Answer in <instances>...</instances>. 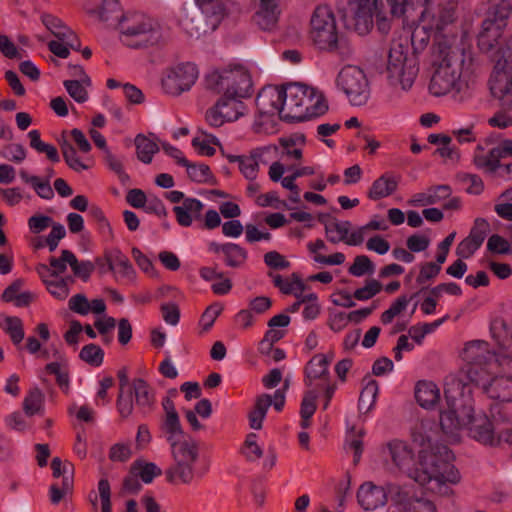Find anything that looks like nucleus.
I'll return each mask as SVG.
<instances>
[{
	"label": "nucleus",
	"instance_id": "nucleus-58",
	"mask_svg": "<svg viewBox=\"0 0 512 512\" xmlns=\"http://www.w3.org/2000/svg\"><path fill=\"white\" fill-rule=\"evenodd\" d=\"M73 263H75V254L66 249L61 251L60 257H51L49 259L52 271L57 277L66 271L67 265L71 267V264Z\"/></svg>",
	"mask_w": 512,
	"mask_h": 512
},
{
	"label": "nucleus",
	"instance_id": "nucleus-32",
	"mask_svg": "<svg viewBox=\"0 0 512 512\" xmlns=\"http://www.w3.org/2000/svg\"><path fill=\"white\" fill-rule=\"evenodd\" d=\"M132 390L139 409L143 413L150 412L155 403V395L153 389L143 379L138 378L133 381Z\"/></svg>",
	"mask_w": 512,
	"mask_h": 512
},
{
	"label": "nucleus",
	"instance_id": "nucleus-39",
	"mask_svg": "<svg viewBox=\"0 0 512 512\" xmlns=\"http://www.w3.org/2000/svg\"><path fill=\"white\" fill-rule=\"evenodd\" d=\"M491 335L499 346L507 348L512 343V322L498 318L491 323Z\"/></svg>",
	"mask_w": 512,
	"mask_h": 512
},
{
	"label": "nucleus",
	"instance_id": "nucleus-17",
	"mask_svg": "<svg viewBox=\"0 0 512 512\" xmlns=\"http://www.w3.org/2000/svg\"><path fill=\"white\" fill-rule=\"evenodd\" d=\"M421 22L434 33H441L455 20L456 0H422Z\"/></svg>",
	"mask_w": 512,
	"mask_h": 512
},
{
	"label": "nucleus",
	"instance_id": "nucleus-54",
	"mask_svg": "<svg viewBox=\"0 0 512 512\" xmlns=\"http://www.w3.org/2000/svg\"><path fill=\"white\" fill-rule=\"evenodd\" d=\"M250 155L256 160L257 164L266 165L278 161L279 148L276 145H265L257 147L250 152Z\"/></svg>",
	"mask_w": 512,
	"mask_h": 512
},
{
	"label": "nucleus",
	"instance_id": "nucleus-59",
	"mask_svg": "<svg viewBox=\"0 0 512 512\" xmlns=\"http://www.w3.org/2000/svg\"><path fill=\"white\" fill-rule=\"evenodd\" d=\"M375 265L366 255L356 256L353 264L349 268V273L355 277H361L365 274H373Z\"/></svg>",
	"mask_w": 512,
	"mask_h": 512
},
{
	"label": "nucleus",
	"instance_id": "nucleus-34",
	"mask_svg": "<svg viewBox=\"0 0 512 512\" xmlns=\"http://www.w3.org/2000/svg\"><path fill=\"white\" fill-rule=\"evenodd\" d=\"M54 356L56 357V361L51 362L46 365V370L54 374L56 376V381L59 387L65 392L68 393L70 389V379L67 369V359L61 354L58 350H54Z\"/></svg>",
	"mask_w": 512,
	"mask_h": 512
},
{
	"label": "nucleus",
	"instance_id": "nucleus-3",
	"mask_svg": "<svg viewBox=\"0 0 512 512\" xmlns=\"http://www.w3.org/2000/svg\"><path fill=\"white\" fill-rule=\"evenodd\" d=\"M476 65L473 57L455 44L454 39L439 36L431 48L429 93L436 98L455 101L474 86Z\"/></svg>",
	"mask_w": 512,
	"mask_h": 512
},
{
	"label": "nucleus",
	"instance_id": "nucleus-53",
	"mask_svg": "<svg viewBox=\"0 0 512 512\" xmlns=\"http://www.w3.org/2000/svg\"><path fill=\"white\" fill-rule=\"evenodd\" d=\"M430 28L425 27L424 23L416 26L411 34V45L415 54L423 52L430 41Z\"/></svg>",
	"mask_w": 512,
	"mask_h": 512
},
{
	"label": "nucleus",
	"instance_id": "nucleus-20",
	"mask_svg": "<svg viewBox=\"0 0 512 512\" xmlns=\"http://www.w3.org/2000/svg\"><path fill=\"white\" fill-rule=\"evenodd\" d=\"M105 261L107 262V268L101 266V273L112 271L117 279L133 282L135 279V270L128 257L124 255L119 249L113 248L106 251Z\"/></svg>",
	"mask_w": 512,
	"mask_h": 512
},
{
	"label": "nucleus",
	"instance_id": "nucleus-37",
	"mask_svg": "<svg viewBox=\"0 0 512 512\" xmlns=\"http://www.w3.org/2000/svg\"><path fill=\"white\" fill-rule=\"evenodd\" d=\"M19 177L24 183L29 184L40 198L51 200L54 197L49 179L42 180L38 176L29 174L25 169L19 170Z\"/></svg>",
	"mask_w": 512,
	"mask_h": 512
},
{
	"label": "nucleus",
	"instance_id": "nucleus-29",
	"mask_svg": "<svg viewBox=\"0 0 512 512\" xmlns=\"http://www.w3.org/2000/svg\"><path fill=\"white\" fill-rule=\"evenodd\" d=\"M68 307L74 313L87 315L90 312L94 314H103L106 311V304L103 299H94L91 302L84 294L73 295L68 301Z\"/></svg>",
	"mask_w": 512,
	"mask_h": 512
},
{
	"label": "nucleus",
	"instance_id": "nucleus-23",
	"mask_svg": "<svg viewBox=\"0 0 512 512\" xmlns=\"http://www.w3.org/2000/svg\"><path fill=\"white\" fill-rule=\"evenodd\" d=\"M285 172L286 166L280 161H275L269 166L268 177L274 183L280 182L283 188H295L296 180L298 178L313 175L315 173V169L312 166L295 168L288 176H284Z\"/></svg>",
	"mask_w": 512,
	"mask_h": 512
},
{
	"label": "nucleus",
	"instance_id": "nucleus-27",
	"mask_svg": "<svg viewBox=\"0 0 512 512\" xmlns=\"http://www.w3.org/2000/svg\"><path fill=\"white\" fill-rule=\"evenodd\" d=\"M306 100L303 101L304 120L319 117L328 111V103L324 94L315 87L307 85Z\"/></svg>",
	"mask_w": 512,
	"mask_h": 512
},
{
	"label": "nucleus",
	"instance_id": "nucleus-63",
	"mask_svg": "<svg viewBox=\"0 0 512 512\" xmlns=\"http://www.w3.org/2000/svg\"><path fill=\"white\" fill-rule=\"evenodd\" d=\"M181 27L182 29L190 36V37H200L203 33L206 32L205 25H203L202 19H196L195 17H191L189 15H185L181 19Z\"/></svg>",
	"mask_w": 512,
	"mask_h": 512
},
{
	"label": "nucleus",
	"instance_id": "nucleus-4",
	"mask_svg": "<svg viewBox=\"0 0 512 512\" xmlns=\"http://www.w3.org/2000/svg\"><path fill=\"white\" fill-rule=\"evenodd\" d=\"M307 85L290 83L283 87H264L256 98V105L266 113H280L285 121H304L303 101Z\"/></svg>",
	"mask_w": 512,
	"mask_h": 512
},
{
	"label": "nucleus",
	"instance_id": "nucleus-48",
	"mask_svg": "<svg viewBox=\"0 0 512 512\" xmlns=\"http://www.w3.org/2000/svg\"><path fill=\"white\" fill-rule=\"evenodd\" d=\"M60 148L66 164L75 172L87 170L89 166L85 164L77 155L76 149L67 140L60 141Z\"/></svg>",
	"mask_w": 512,
	"mask_h": 512
},
{
	"label": "nucleus",
	"instance_id": "nucleus-6",
	"mask_svg": "<svg viewBox=\"0 0 512 512\" xmlns=\"http://www.w3.org/2000/svg\"><path fill=\"white\" fill-rule=\"evenodd\" d=\"M385 71L392 86L400 87L404 91L413 86L418 67L415 57L409 53L407 40L397 39L391 42Z\"/></svg>",
	"mask_w": 512,
	"mask_h": 512
},
{
	"label": "nucleus",
	"instance_id": "nucleus-7",
	"mask_svg": "<svg viewBox=\"0 0 512 512\" xmlns=\"http://www.w3.org/2000/svg\"><path fill=\"white\" fill-rule=\"evenodd\" d=\"M337 9L345 27L359 34L370 31L374 17L380 21V30L389 29L384 16L378 11V0H339Z\"/></svg>",
	"mask_w": 512,
	"mask_h": 512
},
{
	"label": "nucleus",
	"instance_id": "nucleus-55",
	"mask_svg": "<svg viewBox=\"0 0 512 512\" xmlns=\"http://www.w3.org/2000/svg\"><path fill=\"white\" fill-rule=\"evenodd\" d=\"M44 395L40 389L34 388L25 397L23 401V409L27 416H33L41 412L43 408Z\"/></svg>",
	"mask_w": 512,
	"mask_h": 512
},
{
	"label": "nucleus",
	"instance_id": "nucleus-10",
	"mask_svg": "<svg viewBox=\"0 0 512 512\" xmlns=\"http://www.w3.org/2000/svg\"><path fill=\"white\" fill-rule=\"evenodd\" d=\"M173 464L166 470L168 482L173 484H188L194 478V464L199 451L198 446L190 437L169 443Z\"/></svg>",
	"mask_w": 512,
	"mask_h": 512
},
{
	"label": "nucleus",
	"instance_id": "nucleus-11",
	"mask_svg": "<svg viewBox=\"0 0 512 512\" xmlns=\"http://www.w3.org/2000/svg\"><path fill=\"white\" fill-rule=\"evenodd\" d=\"M309 38L320 50L335 51L338 49L337 21L329 6L320 5L313 11L310 18Z\"/></svg>",
	"mask_w": 512,
	"mask_h": 512
},
{
	"label": "nucleus",
	"instance_id": "nucleus-43",
	"mask_svg": "<svg viewBox=\"0 0 512 512\" xmlns=\"http://www.w3.org/2000/svg\"><path fill=\"white\" fill-rule=\"evenodd\" d=\"M378 393V383L375 380H370L362 389L359 397L358 409L360 413L366 414L374 408Z\"/></svg>",
	"mask_w": 512,
	"mask_h": 512
},
{
	"label": "nucleus",
	"instance_id": "nucleus-50",
	"mask_svg": "<svg viewBox=\"0 0 512 512\" xmlns=\"http://www.w3.org/2000/svg\"><path fill=\"white\" fill-rule=\"evenodd\" d=\"M131 467L133 473L138 475L146 484L151 483L155 477L162 473L161 469L152 462L136 461Z\"/></svg>",
	"mask_w": 512,
	"mask_h": 512
},
{
	"label": "nucleus",
	"instance_id": "nucleus-1",
	"mask_svg": "<svg viewBox=\"0 0 512 512\" xmlns=\"http://www.w3.org/2000/svg\"><path fill=\"white\" fill-rule=\"evenodd\" d=\"M433 423L422 421L413 432V439L422 448L419 461L414 467V453L408 443L393 439L381 448L384 462L405 473L409 478L430 492L450 497L452 486L460 481V474L452 465L453 453L445 445L434 443Z\"/></svg>",
	"mask_w": 512,
	"mask_h": 512
},
{
	"label": "nucleus",
	"instance_id": "nucleus-51",
	"mask_svg": "<svg viewBox=\"0 0 512 512\" xmlns=\"http://www.w3.org/2000/svg\"><path fill=\"white\" fill-rule=\"evenodd\" d=\"M74 282L71 276L65 278H55L54 280L47 282L46 289L48 292L57 300L63 301L70 294V284Z\"/></svg>",
	"mask_w": 512,
	"mask_h": 512
},
{
	"label": "nucleus",
	"instance_id": "nucleus-64",
	"mask_svg": "<svg viewBox=\"0 0 512 512\" xmlns=\"http://www.w3.org/2000/svg\"><path fill=\"white\" fill-rule=\"evenodd\" d=\"M394 18H405L414 9L413 0H385Z\"/></svg>",
	"mask_w": 512,
	"mask_h": 512
},
{
	"label": "nucleus",
	"instance_id": "nucleus-26",
	"mask_svg": "<svg viewBox=\"0 0 512 512\" xmlns=\"http://www.w3.org/2000/svg\"><path fill=\"white\" fill-rule=\"evenodd\" d=\"M329 360L324 354L315 355L305 369V384L308 388H318L320 383L327 380Z\"/></svg>",
	"mask_w": 512,
	"mask_h": 512
},
{
	"label": "nucleus",
	"instance_id": "nucleus-36",
	"mask_svg": "<svg viewBox=\"0 0 512 512\" xmlns=\"http://www.w3.org/2000/svg\"><path fill=\"white\" fill-rule=\"evenodd\" d=\"M351 227L352 224L349 221H328L325 223L326 238L332 244L344 242L348 245Z\"/></svg>",
	"mask_w": 512,
	"mask_h": 512
},
{
	"label": "nucleus",
	"instance_id": "nucleus-38",
	"mask_svg": "<svg viewBox=\"0 0 512 512\" xmlns=\"http://www.w3.org/2000/svg\"><path fill=\"white\" fill-rule=\"evenodd\" d=\"M305 136L303 134H295L280 139L283 147L282 155L287 159L300 160L303 156V147L305 145Z\"/></svg>",
	"mask_w": 512,
	"mask_h": 512
},
{
	"label": "nucleus",
	"instance_id": "nucleus-9",
	"mask_svg": "<svg viewBox=\"0 0 512 512\" xmlns=\"http://www.w3.org/2000/svg\"><path fill=\"white\" fill-rule=\"evenodd\" d=\"M117 28L121 33L122 41L128 46L154 45L162 38L159 24L143 14L134 13L124 16Z\"/></svg>",
	"mask_w": 512,
	"mask_h": 512
},
{
	"label": "nucleus",
	"instance_id": "nucleus-28",
	"mask_svg": "<svg viewBox=\"0 0 512 512\" xmlns=\"http://www.w3.org/2000/svg\"><path fill=\"white\" fill-rule=\"evenodd\" d=\"M399 177L392 173H385L377 178L368 191L371 200H380L392 195L398 188Z\"/></svg>",
	"mask_w": 512,
	"mask_h": 512
},
{
	"label": "nucleus",
	"instance_id": "nucleus-21",
	"mask_svg": "<svg viewBox=\"0 0 512 512\" xmlns=\"http://www.w3.org/2000/svg\"><path fill=\"white\" fill-rule=\"evenodd\" d=\"M86 10L110 26H118L119 21L124 17L117 0H91L86 4Z\"/></svg>",
	"mask_w": 512,
	"mask_h": 512
},
{
	"label": "nucleus",
	"instance_id": "nucleus-61",
	"mask_svg": "<svg viewBox=\"0 0 512 512\" xmlns=\"http://www.w3.org/2000/svg\"><path fill=\"white\" fill-rule=\"evenodd\" d=\"M4 330L9 334L14 344H19L24 338L22 322L17 317H7L3 323Z\"/></svg>",
	"mask_w": 512,
	"mask_h": 512
},
{
	"label": "nucleus",
	"instance_id": "nucleus-25",
	"mask_svg": "<svg viewBox=\"0 0 512 512\" xmlns=\"http://www.w3.org/2000/svg\"><path fill=\"white\" fill-rule=\"evenodd\" d=\"M500 160V152L496 146L487 148L480 143L475 147L473 163L478 169L486 173H495L501 167Z\"/></svg>",
	"mask_w": 512,
	"mask_h": 512
},
{
	"label": "nucleus",
	"instance_id": "nucleus-46",
	"mask_svg": "<svg viewBox=\"0 0 512 512\" xmlns=\"http://www.w3.org/2000/svg\"><path fill=\"white\" fill-rule=\"evenodd\" d=\"M28 137L30 139V146L39 153L46 154L47 158L57 163L60 161V157L58 151L55 146L45 143L40 138V133L38 130H31L28 132Z\"/></svg>",
	"mask_w": 512,
	"mask_h": 512
},
{
	"label": "nucleus",
	"instance_id": "nucleus-14",
	"mask_svg": "<svg viewBox=\"0 0 512 512\" xmlns=\"http://www.w3.org/2000/svg\"><path fill=\"white\" fill-rule=\"evenodd\" d=\"M463 382L475 384L480 387L490 398L501 402H512V376L500 375L492 377L491 372L471 369L468 373L460 374Z\"/></svg>",
	"mask_w": 512,
	"mask_h": 512
},
{
	"label": "nucleus",
	"instance_id": "nucleus-22",
	"mask_svg": "<svg viewBox=\"0 0 512 512\" xmlns=\"http://www.w3.org/2000/svg\"><path fill=\"white\" fill-rule=\"evenodd\" d=\"M279 14L277 0H258L254 7L253 21L260 29L270 31L276 26Z\"/></svg>",
	"mask_w": 512,
	"mask_h": 512
},
{
	"label": "nucleus",
	"instance_id": "nucleus-12",
	"mask_svg": "<svg viewBox=\"0 0 512 512\" xmlns=\"http://www.w3.org/2000/svg\"><path fill=\"white\" fill-rule=\"evenodd\" d=\"M491 7L487 18L483 21L478 36V45L482 50H490L497 43L512 13L510 0L490 1Z\"/></svg>",
	"mask_w": 512,
	"mask_h": 512
},
{
	"label": "nucleus",
	"instance_id": "nucleus-18",
	"mask_svg": "<svg viewBox=\"0 0 512 512\" xmlns=\"http://www.w3.org/2000/svg\"><path fill=\"white\" fill-rule=\"evenodd\" d=\"M460 355L462 360L468 364V367L450 376H459L462 373L466 374L471 369H477L480 372H489L495 365V358L497 356L490 351L489 344L484 340H472L467 342Z\"/></svg>",
	"mask_w": 512,
	"mask_h": 512
},
{
	"label": "nucleus",
	"instance_id": "nucleus-57",
	"mask_svg": "<svg viewBox=\"0 0 512 512\" xmlns=\"http://www.w3.org/2000/svg\"><path fill=\"white\" fill-rule=\"evenodd\" d=\"M303 302V311L302 315L305 320L311 321L316 319L321 311V306L319 304L318 296L313 293L305 294L302 299Z\"/></svg>",
	"mask_w": 512,
	"mask_h": 512
},
{
	"label": "nucleus",
	"instance_id": "nucleus-2",
	"mask_svg": "<svg viewBox=\"0 0 512 512\" xmlns=\"http://www.w3.org/2000/svg\"><path fill=\"white\" fill-rule=\"evenodd\" d=\"M446 407L440 411V427L451 441H458L467 429L475 441L489 446L512 444V424L501 411L491 408L492 421L486 415H474L471 386L461 377L445 379Z\"/></svg>",
	"mask_w": 512,
	"mask_h": 512
},
{
	"label": "nucleus",
	"instance_id": "nucleus-5",
	"mask_svg": "<svg viewBox=\"0 0 512 512\" xmlns=\"http://www.w3.org/2000/svg\"><path fill=\"white\" fill-rule=\"evenodd\" d=\"M205 85L209 91L217 95L246 98L251 93L252 79L248 68L236 63L208 73Z\"/></svg>",
	"mask_w": 512,
	"mask_h": 512
},
{
	"label": "nucleus",
	"instance_id": "nucleus-15",
	"mask_svg": "<svg viewBox=\"0 0 512 512\" xmlns=\"http://www.w3.org/2000/svg\"><path fill=\"white\" fill-rule=\"evenodd\" d=\"M199 71L195 64L178 63L167 68L161 78L163 91L171 96H180L189 91L198 79Z\"/></svg>",
	"mask_w": 512,
	"mask_h": 512
},
{
	"label": "nucleus",
	"instance_id": "nucleus-8",
	"mask_svg": "<svg viewBox=\"0 0 512 512\" xmlns=\"http://www.w3.org/2000/svg\"><path fill=\"white\" fill-rule=\"evenodd\" d=\"M493 70L489 78L492 97L503 105L512 103V35L492 55Z\"/></svg>",
	"mask_w": 512,
	"mask_h": 512
},
{
	"label": "nucleus",
	"instance_id": "nucleus-33",
	"mask_svg": "<svg viewBox=\"0 0 512 512\" xmlns=\"http://www.w3.org/2000/svg\"><path fill=\"white\" fill-rule=\"evenodd\" d=\"M273 284L283 294L297 295L298 293L305 292L306 285L297 273H292L288 277H283L279 274L269 273Z\"/></svg>",
	"mask_w": 512,
	"mask_h": 512
},
{
	"label": "nucleus",
	"instance_id": "nucleus-60",
	"mask_svg": "<svg viewBox=\"0 0 512 512\" xmlns=\"http://www.w3.org/2000/svg\"><path fill=\"white\" fill-rule=\"evenodd\" d=\"M237 162L240 172L247 180L257 179L259 173V165L251 155L238 156Z\"/></svg>",
	"mask_w": 512,
	"mask_h": 512
},
{
	"label": "nucleus",
	"instance_id": "nucleus-40",
	"mask_svg": "<svg viewBox=\"0 0 512 512\" xmlns=\"http://www.w3.org/2000/svg\"><path fill=\"white\" fill-rule=\"evenodd\" d=\"M365 435L363 428H357L347 423L346 446L353 451V463L357 465L360 462L363 452L362 438Z\"/></svg>",
	"mask_w": 512,
	"mask_h": 512
},
{
	"label": "nucleus",
	"instance_id": "nucleus-47",
	"mask_svg": "<svg viewBox=\"0 0 512 512\" xmlns=\"http://www.w3.org/2000/svg\"><path fill=\"white\" fill-rule=\"evenodd\" d=\"M201 13L212 19L214 22L220 21L225 13L223 0H194Z\"/></svg>",
	"mask_w": 512,
	"mask_h": 512
},
{
	"label": "nucleus",
	"instance_id": "nucleus-45",
	"mask_svg": "<svg viewBox=\"0 0 512 512\" xmlns=\"http://www.w3.org/2000/svg\"><path fill=\"white\" fill-rule=\"evenodd\" d=\"M258 115L255 118L253 127L257 133L271 134L276 131L277 117L280 113H266L258 107Z\"/></svg>",
	"mask_w": 512,
	"mask_h": 512
},
{
	"label": "nucleus",
	"instance_id": "nucleus-16",
	"mask_svg": "<svg viewBox=\"0 0 512 512\" xmlns=\"http://www.w3.org/2000/svg\"><path fill=\"white\" fill-rule=\"evenodd\" d=\"M43 25L56 38L48 43L49 50L57 57L67 58L70 49H79V42L75 33L58 17L52 14L41 16Z\"/></svg>",
	"mask_w": 512,
	"mask_h": 512
},
{
	"label": "nucleus",
	"instance_id": "nucleus-24",
	"mask_svg": "<svg viewBox=\"0 0 512 512\" xmlns=\"http://www.w3.org/2000/svg\"><path fill=\"white\" fill-rule=\"evenodd\" d=\"M357 500L364 510H375L386 503L387 496L383 487L371 482L362 484L357 492Z\"/></svg>",
	"mask_w": 512,
	"mask_h": 512
},
{
	"label": "nucleus",
	"instance_id": "nucleus-41",
	"mask_svg": "<svg viewBox=\"0 0 512 512\" xmlns=\"http://www.w3.org/2000/svg\"><path fill=\"white\" fill-rule=\"evenodd\" d=\"M135 146L137 158L144 164L151 163L154 154L159 151L156 141L142 134L135 137Z\"/></svg>",
	"mask_w": 512,
	"mask_h": 512
},
{
	"label": "nucleus",
	"instance_id": "nucleus-62",
	"mask_svg": "<svg viewBox=\"0 0 512 512\" xmlns=\"http://www.w3.org/2000/svg\"><path fill=\"white\" fill-rule=\"evenodd\" d=\"M318 398V388H308L305 392L300 408L302 418H311L316 410V399Z\"/></svg>",
	"mask_w": 512,
	"mask_h": 512
},
{
	"label": "nucleus",
	"instance_id": "nucleus-49",
	"mask_svg": "<svg viewBox=\"0 0 512 512\" xmlns=\"http://www.w3.org/2000/svg\"><path fill=\"white\" fill-rule=\"evenodd\" d=\"M224 262L228 267H242L248 257L247 251L236 243L228 242V246L223 254Z\"/></svg>",
	"mask_w": 512,
	"mask_h": 512
},
{
	"label": "nucleus",
	"instance_id": "nucleus-56",
	"mask_svg": "<svg viewBox=\"0 0 512 512\" xmlns=\"http://www.w3.org/2000/svg\"><path fill=\"white\" fill-rule=\"evenodd\" d=\"M79 357L90 366L99 367L103 363L104 351L96 344H88L81 349Z\"/></svg>",
	"mask_w": 512,
	"mask_h": 512
},
{
	"label": "nucleus",
	"instance_id": "nucleus-42",
	"mask_svg": "<svg viewBox=\"0 0 512 512\" xmlns=\"http://www.w3.org/2000/svg\"><path fill=\"white\" fill-rule=\"evenodd\" d=\"M161 429L168 443H172L187 437L185 436L181 427L178 414L164 415Z\"/></svg>",
	"mask_w": 512,
	"mask_h": 512
},
{
	"label": "nucleus",
	"instance_id": "nucleus-44",
	"mask_svg": "<svg viewBox=\"0 0 512 512\" xmlns=\"http://www.w3.org/2000/svg\"><path fill=\"white\" fill-rule=\"evenodd\" d=\"M64 87L68 94L78 103H84L88 100L87 87L91 81L88 76L77 80H65Z\"/></svg>",
	"mask_w": 512,
	"mask_h": 512
},
{
	"label": "nucleus",
	"instance_id": "nucleus-13",
	"mask_svg": "<svg viewBox=\"0 0 512 512\" xmlns=\"http://www.w3.org/2000/svg\"><path fill=\"white\" fill-rule=\"evenodd\" d=\"M337 88L353 106H363L370 98V85L366 74L357 66H346L336 78Z\"/></svg>",
	"mask_w": 512,
	"mask_h": 512
},
{
	"label": "nucleus",
	"instance_id": "nucleus-52",
	"mask_svg": "<svg viewBox=\"0 0 512 512\" xmlns=\"http://www.w3.org/2000/svg\"><path fill=\"white\" fill-rule=\"evenodd\" d=\"M218 144L215 136L207 133H199L192 140V146L195 150L205 156H212L215 153L214 145Z\"/></svg>",
	"mask_w": 512,
	"mask_h": 512
},
{
	"label": "nucleus",
	"instance_id": "nucleus-19",
	"mask_svg": "<svg viewBox=\"0 0 512 512\" xmlns=\"http://www.w3.org/2000/svg\"><path fill=\"white\" fill-rule=\"evenodd\" d=\"M215 106L206 113V120L213 127H220L226 122L236 121L246 113L242 97L219 95Z\"/></svg>",
	"mask_w": 512,
	"mask_h": 512
},
{
	"label": "nucleus",
	"instance_id": "nucleus-35",
	"mask_svg": "<svg viewBox=\"0 0 512 512\" xmlns=\"http://www.w3.org/2000/svg\"><path fill=\"white\" fill-rule=\"evenodd\" d=\"M307 248L311 254H313V260L316 263L322 265H341L345 261V255L341 252H336L330 256H325L320 253L322 250H326V244L322 239H317L314 242L307 243Z\"/></svg>",
	"mask_w": 512,
	"mask_h": 512
},
{
	"label": "nucleus",
	"instance_id": "nucleus-30",
	"mask_svg": "<svg viewBox=\"0 0 512 512\" xmlns=\"http://www.w3.org/2000/svg\"><path fill=\"white\" fill-rule=\"evenodd\" d=\"M397 500L401 512H438L435 503L424 496H406L398 494Z\"/></svg>",
	"mask_w": 512,
	"mask_h": 512
},
{
	"label": "nucleus",
	"instance_id": "nucleus-31",
	"mask_svg": "<svg viewBox=\"0 0 512 512\" xmlns=\"http://www.w3.org/2000/svg\"><path fill=\"white\" fill-rule=\"evenodd\" d=\"M415 398L421 407L431 409L440 400V390L431 381H419L415 387Z\"/></svg>",
	"mask_w": 512,
	"mask_h": 512
}]
</instances>
